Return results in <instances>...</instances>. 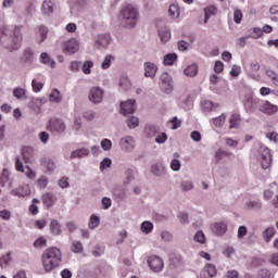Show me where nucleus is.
Segmentation results:
<instances>
[{
  "mask_svg": "<svg viewBox=\"0 0 278 278\" xmlns=\"http://www.w3.org/2000/svg\"><path fill=\"white\" fill-rule=\"evenodd\" d=\"M23 26H15L13 31L3 26L0 28V46L10 53L18 51L23 45Z\"/></svg>",
  "mask_w": 278,
  "mask_h": 278,
  "instance_id": "1",
  "label": "nucleus"
},
{
  "mask_svg": "<svg viewBox=\"0 0 278 278\" xmlns=\"http://www.w3.org/2000/svg\"><path fill=\"white\" fill-rule=\"evenodd\" d=\"M41 262L46 273L55 270L62 263V251L58 248L47 249L41 256Z\"/></svg>",
  "mask_w": 278,
  "mask_h": 278,
  "instance_id": "2",
  "label": "nucleus"
},
{
  "mask_svg": "<svg viewBox=\"0 0 278 278\" xmlns=\"http://www.w3.org/2000/svg\"><path fill=\"white\" fill-rule=\"evenodd\" d=\"M119 18L125 27L128 29H134V27L138 25L140 13L136 7L128 4L121 10Z\"/></svg>",
  "mask_w": 278,
  "mask_h": 278,
  "instance_id": "3",
  "label": "nucleus"
},
{
  "mask_svg": "<svg viewBox=\"0 0 278 278\" xmlns=\"http://www.w3.org/2000/svg\"><path fill=\"white\" fill-rule=\"evenodd\" d=\"M258 160L264 170H268V168L273 166V155L270 154V149H268V147L260 144Z\"/></svg>",
  "mask_w": 278,
  "mask_h": 278,
  "instance_id": "4",
  "label": "nucleus"
},
{
  "mask_svg": "<svg viewBox=\"0 0 278 278\" xmlns=\"http://www.w3.org/2000/svg\"><path fill=\"white\" fill-rule=\"evenodd\" d=\"M80 43L77 38H71L62 42V51L65 55H75L79 52Z\"/></svg>",
  "mask_w": 278,
  "mask_h": 278,
  "instance_id": "5",
  "label": "nucleus"
},
{
  "mask_svg": "<svg viewBox=\"0 0 278 278\" xmlns=\"http://www.w3.org/2000/svg\"><path fill=\"white\" fill-rule=\"evenodd\" d=\"M105 97V90L101 87H91L88 92V101L93 105H99L103 103V98Z\"/></svg>",
  "mask_w": 278,
  "mask_h": 278,
  "instance_id": "6",
  "label": "nucleus"
},
{
  "mask_svg": "<svg viewBox=\"0 0 278 278\" xmlns=\"http://www.w3.org/2000/svg\"><path fill=\"white\" fill-rule=\"evenodd\" d=\"M147 264L152 273H162L164 270V260L157 255L149 256Z\"/></svg>",
  "mask_w": 278,
  "mask_h": 278,
  "instance_id": "7",
  "label": "nucleus"
},
{
  "mask_svg": "<svg viewBox=\"0 0 278 278\" xmlns=\"http://www.w3.org/2000/svg\"><path fill=\"white\" fill-rule=\"evenodd\" d=\"M119 147L122 151H125L126 153H131V151L136 149V139H134V137L131 136L123 137L119 140Z\"/></svg>",
  "mask_w": 278,
  "mask_h": 278,
  "instance_id": "8",
  "label": "nucleus"
},
{
  "mask_svg": "<svg viewBox=\"0 0 278 278\" xmlns=\"http://www.w3.org/2000/svg\"><path fill=\"white\" fill-rule=\"evenodd\" d=\"M258 110L262 112V114H265L266 116H275L278 112V105L270 103V101H264L260 106Z\"/></svg>",
  "mask_w": 278,
  "mask_h": 278,
  "instance_id": "9",
  "label": "nucleus"
},
{
  "mask_svg": "<svg viewBox=\"0 0 278 278\" xmlns=\"http://www.w3.org/2000/svg\"><path fill=\"white\" fill-rule=\"evenodd\" d=\"M48 127L51 131H56L58 134L66 131V123L60 118L50 119Z\"/></svg>",
  "mask_w": 278,
  "mask_h": 278,
  "instance_id": "10",
  "label": "nucleus"
},
{
  "mask_svg": "<svg viewBox=\"0 0 278 278\" xmlns=\"http://www.w3.org/2000/svg\"><path fill=\"white\" fill-rule=\"evenodd\" d=\"M136 112V100H127L125 102L121 103V113L124 114V116H127L128 114H134Z\"/></svg>",
  "mask_w": 278,
  "mask_h": 278,
  "instance_id": "11",
  "label": "nucleus"
},
{
  "mask_svg": "<svg viewBox=\"0 0 278 278\" xmlns=\"http://www.w3.org/2000/svg\"><path fill=\"white\" fill-rule=\"evenodd\" d=\"M210 229L212 233H215V236H223L227 233V223L225 222H215L211 224Z\"/></svg>",
  "mask_w": 278,
  "mask_h": 278,
  "instance_id": "12",
  "label": "nucleus"
},
{
  "mask_svg": "<svg viewBox=\"0 0 278 278\" xmlns=\"http://www.w3.org/2000/svg\"><path fill=\"white\" fill-rule=\"evenodd\" d=\"M144 77H150L153 79L157 75V65L153 62H146L143 64Z\"/></svg>",
  "mask_w": 278,
  "mask_h": 278,
  "instance_id": "13",
  "label": "nucleus"
},
{
  "mask_svg": "<svg viewBox=\"0 0 278 278\" xmlns=\"http://www.w3.org/2000/svg\"><path fill=\"white\" fill-rule=\"evenodd\" d=\"M55 12V2L53 0H45L41 5V13L45 14V16H51Z\"/></svg>",
  "mask_w": 278,
  "mask_h": 278,
  "instance_id": "14",
  "label": "nucleus"
},
{
  "mask_svg": "<svg viewBox=\"0 0 278 278\" xmlns=\"http://www.w3.org/2000/svg\"><path fill=\"white\" fill-rule=\"evenodd\" d=\"M11 194L13 197H29L31 194V189L29 188V185H22L18 187V189L11 190Z\"/></svg>",
  "mask_w": 278,
  "mask_h": 278,
  "instance_id": "15",
  "label": "nucleus"
},
{
  "mask_svg": "<svg viewBox=\"0 0 278 278\" xmlns=\"http://www.w3.org/2000/svg\"><path fill=\"white\" fill-rule=\"evenodd\" d=\"M112 42V36L110 34L99 35L96 37V45L101 49H105Z\"/></svg>",
  "mask_w": 278,
  "mask_h": 278,
  "instance_id": "16",
  "label": "nucleus"
},
{
  "mask_svg": "<svg viewBox=\"0 0 278 278\" xmlns=\"http://www.w3.org/2000/svg\"><path fill=\"white\" fill-rule=\"evenodd\" d=\"M216 277V267L212 264H206L203 268L200 278H212Z\"/></svg>",
  "mask_w": 278,
  "mask_h": 278,
  "instance_id": "17",
  "label": "nucleus"
},
{
  "mask_svg": "<svg viewBox=\"0 0 278 278\" xmlns=\"http://www.w3.org/2000/svg\"><path fill=\"white\" fill-rule=\"evenodd\" d=\"M90 155V151L88 148H81L77 150H73L70 155V160H76V157L81 159V157H88Z\"/></svg>",
  "mask_w": 278,
  "mask_h": 278,
  "instance_id": "18",
  "label": "nucleus"
},
{
  "mask_svg": "<svg viewBox=\"0 0 278 278\" xmlns=\"http://www.w3.org/2000/svg\"><path fill=\"white\" fill-rule=\"evenodd\" d=\"M48 99L50 103H54L55 105H60L62 103V92H60L58 89H52V91L49 93Z\"/></svg>",
  "mask_w": 278,
  "mask_h": 278,
  "instance_id": "19",
  "label": "nucleus"
},
{
  "mask_svg": "<svg viewBox=\"0 0 278 278\" xmlns=\"http://www.w3.org/2000/svg\"><path fill=\"white\" fill-rule=\"evenodd\" d=\"M49 228L52 236H62V224L58 219H52Z\"/></svg>",
  "mask_w": 278,
  "mask_h": 278,
  "instance_id": "20",
  "label": "nucleus"
},
{
  "mask_svg": "<svg viewBox=\"0 0 278 278\" xmlns=\"http://www.w3.org/2000/svg\"><path fill=\"white\" fill-rule=\"evenodd\" d=\"M173 157L174 159L170 161V168L172 170H174V173H179V170H181V161H179L181 155L179 154V152H175L173 154Z\"/></svg>",
  "mask_w": 278,
  "mask_h": 278,
  "instance_id": "21",
  "label": "nucleus"
},
{
  "mask_svg": "<svg viewBox=\"0 0 278 278\" xmlns=\"http://www.w3.org/2000/svg\"><path fill=\"white\" fill-rule=\"evenodd\" d=\"M118 86L121 90H131V80L129 79V76L122 75L118 80Z\"/></svg>",
  "mask_w": 278,
  "mask_h": 278,
  "instance_id": "22",
  "label": "nucleus"
},
{
  "mask_svg": "<svg viewBox=\"0 0 278 278\" xmlns=\"http://www.w3.org/2000/svg\"><path fill=\"white\" fill-rule=\"evenodd\" d=\"M159 38L163 45H166L170 40V29L168 27H162L159 29Z\"/></svg>",
  "mask_w": 278,
  "mask_h": 278,
  "instance_id": "23",
  "label": "nucleus"
},
{
  "mask_svg": "<svg viewBox=\"0 0 278 278\" xmlns=\"http://www.w3.org/2000/svg\"><path fill=\"white\" fill-rule=\"evenodd\" d=\"M40 62L46 64V66H50V68H55V61L47 52L40 54Z\"/></svg>",
  "mask_w": 278,
  "mask_h": 278,
  "instance_id": "24",
  "label": "nucleus"
},
{
  "mask_svg": "<svg viewBox=\"0 0 278 278\" xmlns=\"http://www.w3.org/2000/svg\"><path fill=\"white\" fill-rule=\"evenodd\" d=\"M38 31H39V38H37V42H38V45H42V42H45V40H47V38H49V28L40 25L38 27Z\"/></svg>",
  "mask_w": 278,
  "mask_h": 278,
  "instance_id": "25",
  "label": "nucleus"
},
{
  "mask_svg": "<svg viewBox=\"0 0 278 278\" xmlns=\"http://www.w3.org/2000/svg\"><path fill=\"white\" fill-rule=\"evenodd\" d=\"M13 97H15V99H18L20 101H25L27 99V89L23 87H16L13 90Z\"/></svg>",
  "mask_w": 278,
  "mask_h": 278,
  "instance_id": "26",
  "label": "nucleus"
},
{
  "mask_svg": "<svg viewBox=\"0 0 278 278\" xmlns=\"http://www.w3.org/2000/svg\"><path fill=\"white\" fill-rule=\"evenodd\" d=\"M212 123H213V125H214L215 127H218V128L224 127V126H225V123H227V114L222 113L220 116L214 117V118L212 119Z\"/></svg>",
  "mask_w": 278,
  "mask_h": 278,
  "instance_id": "27",
  "label": "nucleus"
},
{
  "mask_svg": "<svg viewBox=\"0 0 278 278\" xmlns=\"http://www.w3.org/2000/svg\"><path fill=\"white\" fill-rule=\"evenodd\" d=\"M83 127H84V121L81 119V115L75 114L72 129H74V131H79L81 130Z\"/></svg>",
  "mask_w": 278,
  "mask_h": 278,
  "instance_id": "28",
  "label": "nucleus"
},
{
  "mask_svg": "<svg viewBox=\"0 0 278 278\" xmlns=\"http://www.w3.org/2000/svg\"><path fill=\"white\" fill-rule=\"evenodd\" d=\"M184 73L187 77H197V74L199 73V67L197 66V64L188 65L185 68Z\"/></svg>",
  "mask_w": 278,
  "mask_h": 278,
  "instance_id": "29",
  "label": "nucleus"
},
{
  "mask_svg": "<svg viewBox=\"0 0 278 278\" xmlns=\"http://www.w3.org/2000/svg\"><path fill=\"white\" fill-rule=\"evenodd\" d=\"M42 202L45 205H47V207H53L55 204V195H53V193H45L42 195Z\"/></svg>",
  "mask_w": 278,
  "mask_h": 278,
  "instance_id": "30",
  "label": "nucleus"
},
{
  "mask_svg": "<svg viewBox=\"0 0 278 278\" xmlns=\"http://www.w3.org/2000/svg\"><path fill=\"white\" fill-rule=\"evenodd\" d=\"M240 114L238 113H233L230 118H229V129H238L239 125H240Z\"/></svg>",
  "mask_w": 278,
  "mask_h": 278,
  "instance_id": "31",
  "label": "nucleus"
},
{
  "mask_svg": "<svg viewBox=\"0 0 278 278\" xmlns=\"http://www.w3.org/2000/svg\"><path fill=\"white\" fill-rule=\"evenodd\" d=\"M112 62H114V55H112V54L105 55L101 63V70L108 71V68H110V66H112Z\"/></svg>",
  "mask_w": 278,
  "mask_h": 278,
  "instance_id": "32",
  "label": "nucleus"
},
{
  "mask_svg": "<svg viewBox=\"0 0 278 278\" xmlns=\"http://www.w3.org/2000/svg\"><path fill=\"white\" fill-rule=\"evenodd\" d=\"M263 30L260 27H253L249 29V38H253L254 40H257V38H262Z\"/></svg>",
  "mask_w": 278,
  "mask_h": 278,
  "instance_id": "33",
  "label": "nucleus"
},
{
  "mask_svg": "<svg viewBox=\"0 0 278 278\" xmlns=\"http://www.w3.org/2000/svg\"><path fill=\"white\" fill-rule=\"evenodd\" d=\"M99 225H101V218L98 215H91L88 223L89 229L91 230L97 229Z\"/></svg>",
  "mask_w": 278,
  "mask_h": 278,
  "instance_id": "34",
  "label": "nucleus"
},
{
  "mask_svg": "<svg viewBox=\"0 0 278 278\" xmlns=\"http://www.w3.org/2000/svg\"><path fill=\"white\" fill-rule=\"evenodd\" d=\"M180 190L181 192H190V190H194V182L190 180H181Z\"/></svg>",
  "mask_w": 278,
  "mask_h": 278,
  "instance_id": "35",
  "label": "nucleus"
},
{
  "mask_svg": "<svg viewBox=\"0 0 278 278\" xmlns=\"http://www.w3.org/2000/svg\"><path fill=\"white\" fill-rule=\"evenodd\" d=\"M262 236L266 242H270V240H273V237L275 236V227H267L263 231Z\"/></svg>",
  "mask_w": 278,
  "mask_h": 278,
  "instance_id": "36",
  "label": "nucleus"
},
{
  "mask_svg": "<svg viewBox=\"0 0 278 278\" xmlns=\"http://www.w3.org/2000/svg\"><path fill=\"white\" fill-rule=\"evenodd\" d=\"M140 230L142 231V233H146V236H149V233L153 231V223L149 220L141 223Z\"/></svg>",
  "mask_w": 278,
  "mask_h": 278,
  "instance_id": "37",
  "label": "nucleus"
},
{
  "mask_svg": "<svg viewBox=\"0 0 278 278\" xmlns=\"http://www.w3.org/2000/svg\"><path fill=\"white\" fill-rule=\"evenodd\" d=\"M93 66H94V62L85 61L81 66V71H83L84 75H91Z\"/></svg>",
  "mask_w": 278,
  "mask_h": 278,
  "instance_id": "38",
  "label": "nucleus"
},
{
  "mask_svg": "<svg viewBox=\"0 0 278 278\" xmlns=\"http://www.w3.org/2000/svg\"><path fill=\"white\" fill-rule=\"evenodd\" d=\"M152 173H154L156 177H164V175H166V166L153 165Z\"/></svg>",
  "mask_w": 278,
  "mask_h": 278,
  "instance_id": "39",
  "label": "nucleus"
},
{
  "mask_svg": "<svg viewBox=\"0 0 278 278\" xmlns=\"http://www.w3.org/2000/svg\"><path fill=\"white\" fill-rule=\"evenodd\" d=\"M43 166L46 167L45 173L47 175H52V173L55 170V162L52 160L43 161Z\"/></svg>",
  "mask_w": 278,
  "mask_h": 278,
  "instance_id": "40",
  "label": "nucleus"
},
{
  "mask_svg": "<svg viewBox=\"0 0 278 278\" xmlns=\"http://www.w3.org/2000/svg\"><path fill=\"white\" fill-rule=\"evenodd\" d=\"M31 148H23L22 149V156L26 164H31Z\"/></svg>",
  "mask_w": 278,
  "mask_h": 278,
  "instance_id": "41",
  "label": "nucleus"
},
{
  "mask_svg": "<svg viewBox=\"0 0 278 278\" xmlns=\"http://www.w3.org/2000/svg\"><path fill=\"white\" fill-rule=\"evenodd\" d=\"M127 125L129 129H136L137 127H140V119L136 116H129L127 118Z\"/></svg>",
  "mask_w": 278,
  "mask_h": 278,
  "instance_id": "42",
  "label": "nucleus"
},
{
  "mask_svg": "<svg viewBox=\"0 0 278 278\" xmlns=\"http://www.w3.org/2000/svg\"><path fill=\"white\" fill-rule=\"evenodd\" d=\"M177 60V54L175 53H169V54H166L164 56V61H163V64L165 66H173V64H175V61Z\"/></svg>",
  "mask_w": 278,
  "mask_h": 278,
  "instance_id": "43",
  "label": "nucleus"
},
{
  "mask_svg": "<svg viewBox=\"0 0 278 278\" xmlns=\"http://www.w3.org/2000/svg\"><path fill=\"white\" fill-rule=\"evenodd\" d=\"M160 238L162 242H165V243L173 242V233L168 230L161 231Z\"/></svg>",
  "mask_w": 278,
  "mask_h": 278,
  "instance_id": "44",
  "label": "nucleus"
},
{
  "mask_svg": "<svg viewBox=\"0 0 278 278\" xmlns=\"http://www.w3.org/2000/svg\"><path fill=\"white\" fill-rule=\"evenodd\" d=\"M40 100H38V98H31L30 99V110H33V112H36V114H40Z\"/></svg>",
  "mask_w": 278,
  "mask_h": 278,
  "instance_id": "45",
  "label": "nucleus"
},
{
  "mask_svg": "<svg viewBox=\"0 0 278 278\" xmlns=\"http://www.w3.org/2000/svg\"><path fill=\"white\" fill-rule=\"evenodd\" d=\"M168 14L172 18H179V5L170 4L168 9Z\"/></svg>",
  "mask_w": 278,
  "mask_h": 278,
  "instance_id": "46",
  "label": "nucleus"
},
{
  "mask_svg": "<svg viewBox=\"0 0 278 278\" xmlns=\"http://www.w3.org/2000/svg\"><path fill=\"white\" fill-rule=\"evenodd\" d=\"M216 14V7H210L204 9V25L210 21V16Z\"/></svg>",
  "mask_w": 278,
  "mask_h": 278,
  "instance_id": "47",
  "label": "nucleus"
},
{
  "mask_svg": "<svg viewBox=\"0 0 278 278\" xmlns=\"http://www.w3.org/2000/svg\"><path fill=\"white\" fill-rule=\"evenodd\" d=\"M49 185V178L47 176H41L39 179H37V187L40 188V190H45L47 186Z\"/></svg>",
  "mask_w": 278,
  "mask_h": 278,
  "instance_id": "48",
  "label": "nucleus"
},
{
  "mask_svg": "<svg viewBox=\"0 0 278 278\" xmlns=\"http://www.w3.org/2000/svg\"><path fill=\"white\" fill-rule=\"evenodd\" d=\"M83 117L85 118V121H94V118H97V112H94L93 110H87L84 112Z\"/></svg>",
  "mask_w": 278,
  "mask_h": 278,
  "instance_id": "49",
  "label": "nucleus"
},
{
  "mask_svg": "<svg viewBox=\"0 0 278 278\" xmlns=\"http://www.w3.org/2000/svg\"><path fill=\"white\" fill-rule=\"evenodd\" d=\"M35 249H45L47 247V239L45 237H39L34 242Z\"/></svg>",
  "mask_w": 278,
  "mask_h": 278,
  "instance_id": "50",
  "label": "nucleus"
},
{
  "mask_svg": "<svg viewBox=\"0 0 278 278\" xmlns=\"http://www.w3.org/2000/svg\"><path fill=\"white\" fill-rule=\"evenodd\" d=\"M193 240L194 242H199V244H205V233H203L201 230H198L193 236Z\"/></svg>",
  "mask_w": 278,
  "mask_h": 278,
  "instance_id": "51",
  "label": "nucleus"
},
{
  "mask_svg": "<svg viewBox=\"0 0 278 278\" xmlns=\"http://www.w3.org/2000/svg\"><path fill=\"white\" fill-rule=\"evenodd\" d=\"M72 251L73 253H84V244L80 241H73Z\"/></svg>",
  "mask_w": 278,
  "mask_h": 278,
  "instance_id": "52",
  "label": "nucleus"
},
{
  "mask_svg": "<svg viewBox=\"0 0 278 278\" xmlns=\"http://www.w3.org/2000/svg\"><path fill=\"white\" fill-rule=\"evenodd\" d=\"M31 88L35 92H40L45 88V84L38 81L36 78L31 80Z\"/></svg>",
  "mask_w": 278,
  "mask_h": 278,
  "instance_id": "53",
  "label": "nucleus"
},
{
  "mask_svg": "<svg viewBox=\"0 0 278 278\" xmlns=\"http://www.w3.org/2000/svg\"><path fill=\"white\" fill-rule=\"evenodd\" d=\"M106 168H112V159L110 157H104L100 162V170H106Z\"/></svg>",
  "mask_w": 278,
  "mask_h": 278,
  "instance_id": "54",
  "label": "nucleus"
},
{
  "mask_svg": "<svg viewBox=\"0 0 278 278\" xmlns=\"http://www.w3.org/2000/svg\"><path fill=\"white\" fill-rule=\"evenodd\" d=\"M173 81V78L170 75L166 72H164L160 77V86H164V84H170Z\"/></svg>",
  "mask_w": 278,
  "mask_h": 278,
  "instance_id": "55",
  "label": "nucleus"
},
{
  "mask_svg": "<svg viewBox=\"0 0 278 278\" xmlns=\"http://www.w3.org/2000/svg\"><path fill=\"white\" fill-rule=\"evenodd\" d=\"M100 147L103 151H112V141L110 139H102Z\"/></svg>",
  "mask_w": 278,
  "mask_h": 278,
  "instance_id": "56",
  "label": "nucleus"
},
{
  "mask_svg": "<svg viewBox=\"0 0 278 278\" xmlns=\"http://www.w3.org/2000/svg\"><path fill=\"white\" fill-rule=\"evenodd\" d=\"M168 126L170 129H179V127H181V122L179 118H177V116H175L172 118V121L168 122Z\"/></svg>",
  "mask_w": 278,
  "mask_h": 278,
  "instance_id": "57",
  "label": "nucleus"
},
{
  "mask_svg": "<svg viewBox=\"0 0 278 278\" xmlns=\"http://www.w3.org/2000/svg\"><path fill=\"white\" fill-rule=\"evenodd\" d=\"M174 88L175 87L173 86V81L161 85V90H163V92L165 94H170V92H173Z\"/></svg>",
  "mask_w": 278,
  "mask_h": 278,
  "instance_id": "58",
  "label": "nucleus"
},
{
  "mask_svg": "<svg viewBox=\"0 0 278 278\" xmlns=\"http://www.w3.org/2000/svg\"><path fill=\"white\" fill-rule=\"evenodd\" d=\"M125 177H126V179L124 180V184H126V185L131 184V181H134V179H135L134 169H127L125 172Z\"/></svg>",
  "mask_w": 278,
  "mask_h": 278,
  "instance_id": "59",
  "label": "nucleus"
},
{
  "mask_svg": "<svg viewBox=\"0 0 278 278\" xmlns=\"http://www.w3.org/2000/svg\"><path fill=\"white\" fill-rule=\"evenodd\" d=\"M248 210H262V203L255 201L247 202Z\"/></svg>",
  "mask_w": 278,
  "mask_h": 278,
  "instance_id": "60",
  "label": "nucleus"
},
{
  "mask_svg": "<svg viewBox=\"0 0 278 278\" xmlns=\"http://www.w3.org/2000/svg\"><path fill=\"white\" fill-rule=\"evenodd\" d=\"M233 22L238 24L242 23V11L239 9H236L233 11Z\"/></svg>",
  "mask_w": 278,
  "mask_h": 278,
  "instance_id": "61",
  "label": "nucleus"
},
{
  "mask_svg": "<svg viewBox=\"0 0 278 278\" xmlns=\"http://www.w3.org/2000/svg\"><path fill=\"white\" fill-rule=\"evenodd\" d=\"M214 103L212 101H204L202 102V110L203 112H212L214 110Z\"/></svg>",
  "mask_w": 278,
  "mask_h": 278,
  "instance_id": "62",
  "label": "nucleus"
},
{
  "mask_svg": "<svg viewBox=\"0 0 278 278\" xmlns=\"http://www.w3.org/2000/svg\"><path fill=\"white\" fill-rule=\"evenodd\" d=\"M102 205H103V210H110L112 207V199L104 197L101 200Z\"/></svg>",
  "mask_w": 278,
  "mask_h": 278,
  "instance_id": "63",
  "label": "nucleus"
},
{
  "mask_svg": "<svg viewBox=\"0 0 278 278\" xmlns=\"http://www.w3.org/2000/svg\"><path fill=\"white\" fill-rule=\"evenodd\" d=\"M258 278H270V270H268V269H261L258 271Z\"/></svg>",
  "mask_w": 278,
  "mask_h": 278,
  "instance_id": "64",
  "label": "nucleus"
}]
</instances>
